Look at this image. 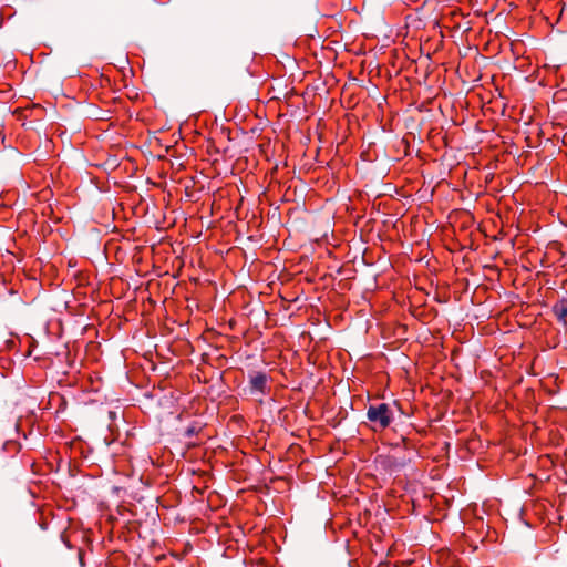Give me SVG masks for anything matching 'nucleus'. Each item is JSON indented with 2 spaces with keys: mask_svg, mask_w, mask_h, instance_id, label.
Segmentation results:
<instances>
[{
  "mask_svg": "<svg viewBox=\"0 0 567 567\" xmlns=\"http://www.w3.org/2000/svg\"><path fill=\"white\" fill-rule=\"evenodd\" d=\"M551 311L559 321H561L563 323H566L567 299H563L559 302L555 303L551 308Z\"/></svg>",
  "mask_w": 567,
  "mask_h": 567,
  "instance_id": "20e7f679",
  "label": "nucleus"
},
{
  "mask_svg": "<svg viewBox=\"0 0 567 567\" xmlns=\"http://www.w3.org/2000/svg\"><path fill=\"white\" fill-rule=\"evenodd\" d=\"M197 433V430L195 426H189L185 430V433H184V436L185 437H192L193 435H195Z\"/></svg>",
  "mask_w": 567,
  "mask_h": 567,
  "instance_id": "423d86ee",
  "label": "nucleus"
},
{
  "mask_svg": "<svg viewBox=\"0 0 567 567\" xmlns=\"http://www.w3.org/2000/svg\"><path fill=\"white\" fill-rule=\"evenodd\" d=\"M396 413H401V409L396 404L392 406L386 403L371 404L367 411V419L374 431L384 430L393 422Z\"/></svg>",
  "mask_w": 567,
  "mask_h": 567,
  "instance_id": "f257e3e1",
  "label": "nucleus"
},
{
  "mask_svg": "<svg viewBox=\"0 0 567 567\" xmlns=\"http://www.w3.org/2000/svg\"><path fill=\"white\" fill-rule=\"evenodd\" d=\"M251 391L264 393L267 386V375L264 372H255L249 375Z\"/></svg>",
  "mask_w": 567,
  "mask_h": 567,
  "instance_id": "f03ea898",
  "label": "nucleus"
},
{
  "mask_svg": "<svg viewBox=\"0 0 567 567\" xmlns=\"http://www.w3.org/2000/svg\"><path fill=\"white\" fill-rule=\"evenodd\" d=\"M409 462L410 460L406 457H396L394 455H389L384 458L382 464L386 470L396 472L405 467Z\"/></svg>",
  "mask_w": 567,
  "mask_h": 567,
  "instance_id": "7ed1b4c3",
  "label": "nucleus"
},
{
  "mask_svg": "<svg viewBox=\"0 0 567 567\" xmlns=\"http://www.w3.org/2000/svg\"><path fill=\"white\" fill-rule=\"evenodd\" d=\"M324 567H353V566L350 560L344 558V559L331 561L328 565H326Z\"/></svg>",
  "mask_w": 567,
  "mask_h": 567,
  "instance_id": "39448f33",
  "label": "nucleus"
}]
</instances>
